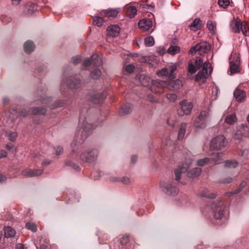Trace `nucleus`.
<instances>
[{
    "label": "nucleus",
    "mask_w": 249,
    "mask_h": 249,
    "mask_svg": "<svg viewBox=\"0 0 249 249\" xmlns=\"http://www.w3.org/2000/svg\"><path fill=\"white\" fill-rule=\"evenodd\" d=\"M84 111L80 113L79 122L82 123L83 131L78 132L74 138V141L71 143V146L74 147L82 144L87 138L91 133L94 127V124L90 120L89 116L85 117Z\"/></svg>",
    "instance_id": "f257e3e1"
},
{
    "label": "nucleus",
    "mask_w": 249,
    "mask_h": 249,
    "mask_svg": "<svg viewBox=\"0 0 249 249\" xmlns=\"http://www.w3.org/2000/svg\"><path fill=\"white\" fill-rule=\"evenodd\" d=\"M209 65V62H205L204 63L200 57H197L196 58L195 66L197 70L202 67V70L199 71L196 76V81H204L208 77V68Z\"/></svg>",
    "instance_id": "f03ea898"
},
{
    "label": "nucleus",
    "mask_w": 249,
    "mask_h": 249,
    "mask_svg": "<svg viewBox=\"0 0 249 249\" xmlns=\"http://www.w3.org/2000/svg\"><path fill=\"white\" fill-rule=\"evenodd\" d=\"M40 92L41 94H42V95H39L41 103L42 104L48 105V106L51 109H54L57 107H65L67 105L66 101L64 100H58L51 104V98L49 97H46L45 98L44 97H43V96H44L46 93V90L38 89L37 91V94H39Z\"/></svg>",
    "instance_id": "7ed1b4c3"
},
{
    "label": "nucleus",
    "mask_w": 249,
    "mask_h": 249,
    "mask_svg": "<svg viewBox=\"0 0 249 249\" xmlns=\"http://www.w3.org/2000/svg\"><path fill=\"white\" fill-rule=\"evenodd\" d=\"M227 141L223 135H219L213 138L210 142V149L212 150H219L224 148Z\"/></svg>",
    "instance_id": "20e7f679"
},
{
    "label": "nucleus",
    "mask_w": 249,
    "mask_h": 249,
    "mask_svg": "<svg viewBox=\"0 0 249 249\" xmlns=\"http://www.w3.org/2000/svg\"><path fill=\"white\" fill-rule=\"evenodd\" d=\"M212 209L213 212L214 218L216 220H220L224 216L225 213V207L221 201L213 202L212 204Z\"/></svg>",
    "instance_id": "39448f33"
},
{
    "label": "nucleus",
    "mask_w": 249,
    "mask_h": 249,
    "mask_svg": "<svg viewBox=\"0 0 249 249\" xmlns=\"http://www.w3.org/2000/svg\"><path fill=\"white\" fill-rule=\"evenodd\" d=\"M167 88V81L160 80H155L152 81L151 90L153 92L156 94H161L164 92V89Z\"/></svg>",
    "instance_id": "423d86ee"
},
{
    "label": "nucleus",
    "mask_w": 249,
    "mask_h": 249,
    "mask_svg": "<svg viewBox=\"0 0 249 249\" xmlns=\"http://www.w3.org/2000/svg\"><path fill=\"white\" fill-rule=\"evenodd\" d=\"M107 93L105 91L99 92L93 91L91 94L87 95L88 100L92 102L95 104H99L103 102L107 96Z\"/></svg>",
    "instance_id": "0eeeda50"
},
{
    "label": "nucleus",
    "mask_w": 249,
    "mask_h": 249,
    "mask_svg": "<svg viewBox=\"0 0 249 249\" xmlns=\"http://www.w3.org/2000/svg\"><path fill=\"white\" fill-rule=\"evenodd\" d=\"M193 160L190 158H186L185 161L181 165L178 166V168L175 170V174L176 175V180H179L181 178V175L183 173H185L192 165Z\"/></svg>",
    "instance_id": "6e6552de"
},
{
    "label": "nucleus",
    "mask_w": 249,
    "mask_h": 249,
    "mask_svg": "<svg viewBox=\"0 0 249 249\" xmlns=\"http://www.w3.org/2000/svg\"><path fill=\"white\" fill-rule=\"evenodd\" d=\"M240 57L236 54H231L230 59L231 74L240 72L241 69L239 67Z\"/></svg>",
    "instance_id": "1a4fd4ad"
},
{
    "label": "nucleus",
    "mask_w": 249,
    "mask_h": 249,
    "mask_svg": "<svg viewBox=\"0 0 249 249\" xmlns=\"http://www.w3.org/2000/svg\"><path fill=\"white\" fill-rule=\"evenodd\" d=\"M209 117L207 111H202L195 121V126L197 128H203L206 126L207 119Z\"/></svg>",
    "instance_id": "9d476101"
},
{
    "label": "nucleus",
    "mask_w": 249,
    "mask_h": 249,
    "mask_svg": "<svg viewBox=\"0 0 249 249\" xmlns=\"http://www.w3.org/2000/svg\"><path fill=\"white\" fill-rule=\"evenodd\" d=\"M160 187L162 192L168 196H176L178 193L177 187L166 183H160Z\"/></svg>",
    "instance_id": "9b49d317"
},
{
    "label": "nucleus",
    "mask_w": 249,
    "mask_h": 249,
    "mask_svg": "<svg viewBox=\"0 0 249 249\" xmlns=\"http://www.w3.org/2000/svg\"><path fill=\"white\" fill-rule=\"evenodd\" d=\"M98 156V152L96 150H91L87 152H84L80 155L82 160L88 163L94 161Z\"/></svg>",
    "instance_id": "f8f14e48"
},
{
    "label": "nucleus",
    "mask_w": 249,
    "mask_h": 249,
    "mask_svg": "<svg viewBox=\"0 0 249 249\" xmlns=\"http://www.w3.org/2000/svg\"><path fill=\"white\" fill-rule=\"evenodd\" d=\"M181 106L180 110L178 111V113L180 116L184 115H189L193 107V104L191 102L186 100H183L180 103Z\"/></svg>",
    "instance_id": "ddd939ff"
},
{
    "label": "nucleus",
    "mask_w": 249,
    "mask_h": 249,
    "mask_svg": "<svg viewBox=\"0 0 249 249\" xmlns=\"http://www.w3.org/2000/svg\"><path fill=\"white\" fill-rule=\"evenodd\" d=\"M246 24L242 22L239 18H234L231 21L230 29L235 33H239Z\"/></svg>",
    "instance_id": "4468645a"
},
{
    "label": "nucleus",
    "mask_w": 249,
    "mask_h": 249,
    "mask_svg": "<svg viewBox=\"0 0 249 249\" xmlns=\"http://www.w3.org/2000/svg\"><path fill=\"white\" fill-rule=\"evenodd\" d=\"M183 79L182 78L175 80L167 81V89L170 90L176 91L179 89L183 86Z\"/></svg>",
    "instance_id": "2eb2a0df"
},
{
    "label": "nucleus",
    "mask_w": 249,
    "mask_h": 249,
    "mask_svg": "<svg viewBox=\"0 0 249 249\" xmlns=\"http://www.w3.org/2000/svg\"><path fill=\"white\" fill-rule=\"evenodd\" d=\"M101 63V61L99 55L97 54H93L90 58H88L86 59L83 63V65L86 67L90 65L98 67L99 66Z\"/></svg>",
    "instance_id": "dca6fc26"
},
{
    "label": "nucleus",
    "mask_w": 249,
    "mask_h": 249,
    "mask_svg": "<svg viewBox=\"0 0 249 249\" xmlns=\"http://www.w3.org/2000/svg\"><path fill=\"white\" fill-rule=\"evenodd\" d=\"M31 158L36 162L40 161L41 164L44 165H48L50 164V161L48 160H43L44 156H42L40 153L38 152L34 151L31 154Z\"/></svg>",
    "instance_id": "f3484780"
},
{
    "label": "nucleus",
    "mask_w": 249,
    "mask_h": 249,
    "mask_svg": "<svg viewBox=\"0 0 249 249\" xmlns=\"http://www.w3.org/2000/svg\"><path fill=\"white\" fill-rule=\"evenodd\" d=\"M152 21L150 19L143 18L138 23L139 27L143 31H147L152 27Z\"/></svg>",
    "instance_id": "a211bd4d"
},
{
    "label": "nucleus",
    "mask_w": 249,
    "mask_h": 249,
    "mask_svg": "<svg viewBox=\"0 0 249 249\" xmlns=\"http://www.w3.org/2000/svg\"><path fill=\"white\" fill-rule=\"evenodd\" d=\"M120 28L116 25H112L108 27L107 29V34L108 36L112 37L117 36L120 32Z\"/></svg>",
    "instance_id": "6ab92c4d"
},
{
    "label": "nucleus",
    "mask_w": 249,
    "mask_h": 249,
    "mask_svg": "<svg viewBox=\"0 0 249 249\" xmlns=\"http://www.w3.org/2000/svg\"><path fill=\"white\" fill-rule=\"evenodd\" d=\"M119 12V9H108L103 10L101 13V16H104L105 17L115 18Z\"/></svg>",
    "instance_id": "aec40b11"
},
{
    "label": "nucleus",
    "mask_w": 249,
    "mask_h": 249,
    "mask_svg": "<svg viewBox=\"0 0 249 249\" xmlns=\"http://www.w3.org/2000/svg\"><path fill=\"white\" fill-rule=\"evenodd\" d=\"M224 157V154L223 152L213 153L211 155L210 160L213 161L214 164H218L222 162Z\"/></svg>",
    "instance_id": "412c9836"
},
{
    "label": "nucleus",
    "mask_w": 249,
    "mask_h": 249,
    "mask_svg": "<svg viewBox=\"0 0 249 249\" xmlns=\"http://www.w3.org/2000/svg\"><path fill=\"white\" fill-rule=\"evenodd\" d=\"M66 84L69 89H77L80 88L81 83L79 80L72 78L69 79Z\"/></svg>",
    "instance_id": "4be33fe9"
},
{
    "label": "nucleus",
    "mask_w": 249,
    "mask_h": 249,
    "mask_svg": "<svg viewBox=\"0 0 249 249\" xmlns=\"http://www.w3.org/2000/svg\"><path fill=\"white\" fill-rule=\"evenodd\" d=\"M42 173V170L39 169H26L22 171L21 174L24 176L36 177L40 175Z\"/></svg>",
    "instance_id": "5701e85b"
},
{
    "label": "nucleus",
    "mask_w": 249,
    "mask_h": 249,
    "mask_svg": "<svg viewBox=\"0 0 249 249\" xmlns=\"http://www.w3.org/2000/svg\"><path fill=\"white\" fill-rule=\"evenodd\" d=\"M196 45L198 52L200 54L206 53L211 48L210 44L205 41L200 42Z\"/></svg>",
    "instance_id": "b1692460"
},
{
    "label": "nucleus",
    "mask_w": 249,
    "mask_h": 249,
    "mask_svg": "<svg viewBox=\"0 0 249 249\" xmlns=\"http://www.w3.org/2000/svg\"><path fill=\"white\" fill-rule=\"evenodd\" d=\"M9 117L13 120L15 119L14 115L18 116V115L24 117H26L28 115V112L26 109H22L21 111H18L17 110L12 109L9 111Z\"/></svg>",
    "instance_id": "393cba45"
},
{
    "label": "nucleus",
    "mask_w": 249,
    "mask_h": 249,
    "mask_svg": "<svg viewBox=\"0 0 249 249\" xmlns=\"http://www.w3.org/2000/svg\"><path fill=\"white\" fill-rule=\"evenodd\" d=\"M234 96L236 101L242 102L246 97V93L243 90L236 89L234 91Z\"/></svg>",
    "instance_id": "a878e982"
},
{
    "label": "nucleus",
    "mask_w": 249,
    "mask_h": 249,
    "mask_svg": "<svg viewBox=\"0 0 249 249\" xmlns=\"http://www.w3.org/2000/svg\"><path fill=\"white\" fill-rule=\"evenodd\" d=\"M201 171L200 168L196 167L188 172L187 177L190 178H196L200 175Z\"/></svg>",
    "instance_id": "bb28decb"
},
{
    "label": "nucleus",
    "mask_w": 249,
    "mask_h": 249,
    "mask_svg": "<svg viewBox=\"0 0 249 249\" xmlns=\"http://www.w3.org/2000/svg\"><path fill=\"white\" fill-rule=\"evenodd\" d=\"M132 108L131 105L129 104H126L123 106H122L120 110H119V114L120 115H126L130 113L132 111Z\"/></svg>",
    "instance_id": "cd10ccee"
},
{
    "label": "nucleus",
    "mask_w": 249,
    "mask_h": 249,
    "mask_svg": "<svg viewBox=\"0 0 249 249\" xmlns=\"http://www.w3.org/2000/svg\"><path fill=\"white\" fill-rule=\"evenodd\" d=\"M35 46L33 41L28 40L24 44V51L27 53H29L34 51Z\"/></svg>",
    "instance_id": "c85d7f7f"
},
{
    "label": "nucleus",
    "mask_w": 249,
    "mask_h": 249,
    "mask_svg": "<svg viewBox=\"0 0 249 249\" xmlns=\"http://www.w3.org/2000/svg\"><path fill=\"white\" fill-rule=\"evenodd\" d=\"M189 27L192 30L199 29L201 27V21L199 18H195Z\"/></svg>",
    "instance_id": "c756f323"
},
{
    "label": "nucleus",
    "mask_w": 249,
    "mask_h": 249,
    "mask_svg": "<svg viewBox=\"0 0 249 249\" xmlns=\"http://www.w3.org/2000/svg\"><path fill=\"white\" fill-rule=\"evenodd\" d=\"M137 10L135 6H130L127 8L126 15L129 18H133L136 15Z\"/></svg>",
    "instance_id": "7c9ffc66"
},
{
    "label": "nucleus",
    "mask_w": 249,
    "mask_h": 249,
    "mask_svg": "<svg viewBox=\"0 0 249 249\" xmlns=\"http://www.w3.org/2000/svg\"><path fill=\"white\" fill-rule=\"evenodd\" d=\"M186 125L187 124L185 123H182L180 125L178 136V140H181L183 139L186 132Z\"/></svg>",
    "instance_id": "2f4dec72"
},
{
    "label": "nucleus",
    "mask_w": 249,
    "mask_h": 249,
    "mask_svg": "<svg viewBox=\"0 0 249 249\" xmlns=\"http://www.w3.org/2000/svg\"><path fill=\"white\" fill-rule=\"evenodd\" d=\"M238 165V162L236 160H227L224 162L225 167L229 168H235Z\"/></svg>",
    "instance_id": "473e14b6"
},
{
    "label": "nucleus",
    "mask_w": 249,
    "mask_h": 249,
    "mask_svg": "<svg viewBox=\"0 0 249 249\" xmlns=\"http://www.w3.org/2000/svg\"><path fill=\"white\" fill-rule=\"evenodd\" d=\"M4 236L6 238L13 237L15 234V231L10 227H7L4 229Z\"/></svg>",
    "instance_id": "72a5a7b5"
},
{
    "label": "nucleus",
    "mask_w": 249,
    "mask_h": 249,
    "mask_svg": "<svg viewBox=\"0 0 249 249\" xmlns=\"http://www.w3.org/2000/svg\"><path fill=\"white\" fill-rule=\"evenodd\" d=\"M200 196L202 197H205L208 198H214L216 195L213 193H211L207 189H204L200 193Z\"/></svg>",
    "instance_id": "f704fd0d"
},
{
    "label": "nucleus",
    "mask_w": 249,
    "mask_h": 249,
    "mask_svg": "<svg viewBox=\"0 0 249 249\" xmlns=\"http://www.w3.org/2000/svg\"><path fill=\"white\" fill-rule=\"evenodd\" d=\"M5 136L8 139V140L12 142L16 141L18 133L16 132H12L11 131H7L5 132Z\"/></svg>",
    "instance_id": "c9c22d12"
},
{
    "label": "nucleus",
    "mask_w": 249,
    "mask_h": 249,
    "mask_svg": "<svg viewBox=\"0 0 249 249\" xmlns=\"http://www.w3.org/2000/svg\"><path fill=\"white\" fill-rule=\"evenodd\" d=\"M101 15L100 16H96L93 18V24L98 27H101L105 21L104 18L101 17Z\"/></svg>",
    "instance_id": "e433bc0d"
},
{
    "label": "nucleus",
    "mask_w": 249,
    "mask_h": 249,
    "mask_svg": "<svg viewBox=\"0 0 249 249\" xmlns=\"http://www.w3.org/2000/svg\"><path fill=\"white\" fill-rule=\"evenodd\" d=\"M237 121V118L235 114H230L225 119V122L228 124H232Z\"/></svg>",
    "instance_id": "4c0bfd02"
},
{
    "label": "nucleus",
    "mask_w": 249,
    "mask_h": 249,
    "mask_svg": "<svg viewBox=\"0 0 249 249\" xmlns=\"http://www.w3.org/2000/svg\"><path fill=\"white\" fill-rule=\"evenodd\" d=\"M32 113L34 115H44L46 112V109L43 107H35L32 109Z\"/></svg>",
    "instance_id": "58836bf2"
},
{
    "label": "nucleus",
    "mask_w": 249,
    "mask_h": 249,
    "mask_svg": "<svg viewBox=\"0 0 249 249\" xmlns=\"http://www.w3.org/2000/svg\"><path fill=\"white\" fill-rule=\"evenodd\" d=\"M180 51L179 47L177 46H171L168 49L167 52L171 55H175Z\"/></svg>",
    "instance_id": "ea45409f"
},
{
    "label": "nucleus",
    "mask_w": 249,
    "mask_h": 249,
    "mask_svg": "<svg viewBox=\"0 0 249 249\" xmlns=\"http://www.w3.org/2000/svg\"><path fill=\"white\" fill-rule=\"evenodd\" d=\"M169 71V77L172 78L174 77L173 73L177 70V65L175 64H171L167 66Z\"/></svg>",
    "instance_id": "a19ab883"
},
{
    "label": "nucleus",
    "mask_w": 249,
    "mask_h": 249,
    "mask_svg": "<svg viewBox=\"0 0 249 249\" xmlns=\"http://www.w3.org/2000/svg\"><path fill=\"white\" fill-rule=\"evenodd\" d=\"M239 128L241 130L244 136L248 137L249 135V128L245 124H242L239 126Z\"/></svg>",
    "instance_id": "79ce46f5"
},
{
    "label": "nucleus",
    "mask_w": 249,
    "mask_h": 249,
    "mask_svg": "<svg viewBox=\"0 0 249 249\" xmlns=\"http://www.w3.org/2000/svg\"><path fill=\"white\" fill-rule=\"evenodd\" d=\"M247 184V182L246 181H243L241 184H240V188L235 191H234L233 192H229L227 193V195L229 196H231L232 195H233V194H238V193H239L242 188H244Z\"/></svg>",
    "instance_id": "37998d69"
},
{
    "label": "nucleus",
    "mask_w": 249,
    "mask_h": 249,
    "mask_svg": "<svg viewBox=\"0 0 249 249\" xmlns=\"http://www.w3.org/2000/svg\"><path fill=\"white\" fill-rule=\"evenodd\" d=\"M144 43L146 46L148 47L152 46L154 45L155 41L154 38L151 36H148L145 38Z\"/></svg>",
    "instance_id": "c03bdc74"
},
{
    "label": "nucleus",
    "mask_w": 249,
    "mask_h": 249,
    "mask_svg": "<svg viewBox=\"0 0 249 249\" xmlns=\"http://www.w3.org/2000/svg\"><path fill=\"white\" fill-rule=\"evenodd\" d=\"M207 26L212 34H215V25L212 21L209 20L207 22Z\"/></svg>",
    "instance_id": "a18cd8bd"
},
{
    "label": "nucleus",
    "mask_w": 249,
    "mask_h": 249,
    "mask_svg": "<svg viewBox=\"0 0 249 249\" xmlns=\"http://www.w3.org/2000/svg\"><path fill=\"white\" fill-rule=\"evenodd\" d=\"M101 71L99 69H95L91 71L90 75L92 78L96 79L101 76Z\"/></svg>",
    "instance_id": "49530a36"
},
{
    "label": "nucleus",
    "mask_w": 249,
    "mask_h": 249,
    "mask_svg": "<svg viewBox=\"0 0 249 249\" xmlns=\"http://www.w3.org/2000/svg\"><path fill=\"white\" fill-rule=\"evenodd\" d=\"M244 137H246L244 136V135H243V134L241 130L238 127L236 132L235 133V134L234 135V138L235 139L240 140H242V138Z\"/></svg>",
    "instance_id": "de8ad7c7"
},
{
    "label": "nucleus",
    "mask_w": 249,
    "mask_h": 249,
    "mask_svg": "<svg viewBox=\"0 0 249 249\" xmlns=\"http://www.w3.org/2000/svg\"><path fill=\"white\" fill-rule=\"evenodd\" d=\"M210 161V158H205L199 160L197 161V165L199 166H203L207 164Z\"/></svg>",
    "instance_id": "09e8293b"
},
{
    "label": "nucleus",
    "mask_w": 249,
    "mask_h": 249,
    "mask_svg": "<svg viewBox=\"0 0 249 249\" xmlns=\"http://www.w3.org/2000/svg\"><path fill=\"white\" fill-rule=\"evenodd\" d=\"M157 74L159 75L167 76L169 77V71L167 66L166 68L162 69L161 70L157 72Z\"/></svg>",
    "instance_id": "8fccbe9b"
},
{
    "label": "nucleus",
    "mask_w": 249,
    "mask_h": 249,
    "mask_svg": "<svg viewBox=\"0 0 249 249\" xmlns=\"http://www.w3.org/2000/svg\"><path fill=\"white\" fill-rule=\"evenodd\" d=\"M166 97L169 101L175 102L177 99V95L174 93L167 94Z\"/></svg>",
    "instance_id": "3c124183"
},
{
    "label": "nucleus",
    "mask_w": 249,
    "mask_h": 249,
    "mask_svg": "<svg viewBox=\"0 0 249 249\" xmlns=\"http://www.w3.org/2000/svg\"><path fill=\"white\" fill-rule=\"evenodd\" d=\"M197 69L194 66L193 62H190L188 64V72L191 74H194L196 71Z\"/></svg>",
    "instance_id": "603ef678"
},
{
    "label": "nucleus",
    "mask_w": 249,
    "mask_h": 249,
    "mask_svg": "<svg viewBox=\"0 0 249 249\" xmlns=\"http://www.w3.org/2000/svg\"><path fill=\"white\" fill-rule=\"evenodd\" d=\"M218 4L220 6L226 8L230 4V1L229 0H218Z\"/></svg>",
    "instance_id": "864d4df0"
},
{
    "label": "nucleus",
    "mask_w": 249,
    "mask_h": 249,
    "mask_svg": "<svg viewBox=\"0 0 249 249\" xmlns=\"http://www.w3.org/2000/svg\"><path fill=\"white\" fill-rule=\"evenodd\" d=\"M48 148L50 150L53 149L55 150V154L57 156L60 155L63 151V148L62 147L58 146L56 149H53L52 146H48Z\"/></svg>",
    "instance_id": "5fc2aeb1"
},
{
    "label": "nucleus",
    "mask_w": 249,
    "mask_h": 249,
    "mask_svg": "<svg viewBox=\"0 0 249 249\" xmlns=\"http://www.w3.org/2000/svg\"><path fill=\"white\" fill-rule=\"evenodd\" d=\"M26 227L27 229L31 230L33 231H36V227L34 223L28 222L26 224Z\"/></svg>",
    "instance_id": "6e6d98bb"
},
{
    "label": "nucleus",
    "mask_w": 249,
    "mask_h": 249,
    "mask_svg": "<svg viewBox=\"0 0 249 249\" xmlns=\"http://www.w3.org/2000/svg\"><path fill=\"white\" fill-rule=\"evenodd\" d=\"M129 242L128 237L127 236H123L120 239V243L122 247L126 245L127 243ZM122 249H123V247H122Z\"/></svg>",
    "instance_id": "4d7b16f0"
},
{
    "label": "nucleus",
    "mask_w": 249,
    "mask_h": 249,
    "mask_svg": "<svg viewBox=\"0 0 249 249\" xmlns=\"http://www.w3.org/2000/svg\"><path fill=\"white\" fill-rule=\"evenodd\" d=\"M66 165L70 166L73 168L76 171H79L80 170V167L79 166L76 165L73 162L71 161H67L66 162Z\"/></svg>",
    "instance_id": "13d9d810"
},
{
    "label": "nucleus",
    "mask_w": 249,
    "mask_h": 249,
    "mask_svg": "<svg viewBox=\"0 0 249 249\" xmlns=\"http://www.w3.org/2000/svg\"><path fill=\"white\" fill-rule=\"evenodd\" d=\"M232 181V178L230 177H225L222 178L220 182L222 183H230Z\"/></svg>",
    "instance_id": "bf43d9fd"
},
{
    "label": "nucleus",
    "mask_w": 249,
    "mask_h": 249,
    "mask_svg": "<svg viewBox=\"0 0 249 249\" xmlns=\"http://www.w3.org/2000/svg\"><path fill=\"white\" fill-rule=\"evenodd\" d=\"M134 66L132 64H129L125 66V70L127 72L131 73L133 72Z\"/></svg>",
    "instance_id": "052dcab7"
},
{
    "label": "nucleus",
    "mask_w": 249,
    "mask_h": 249,
    "mask_svg": "<svg viewBox=\"0 0 249 249\" xmlns=\"http://www.w3.org/2000/svg\"><path fill=\"white\" fill-rule=\"evenodd\" d=\"M71 61L73 64H76L80 63L81 61V59L80 57L75 56V57H73L72 58Z\"/></svg>",
    "instance_id": "680f3d73"
},
{
    "label": "nucleus",
    "mask_w": 249,
    "mask_h": 249,
    "mask_svg": "<svg viewBox=\"0 0 249 249\" xmlns=\"http://www.w3.org/2000/svg\"><path fill=\"white\" fill-rule=\"evenodd\" d=\"M197 51H198V50L197 49V45H196L195 46H194L191 48L189 53L190 54H195Z\"/></svg>",
    "instance_id": "e2e57ef3"
},
{
    "label": "nucleus",
    "mask_w": 249,
    "mask_h": 249,
    "mask_svg": "<svg viewBox=\"0 0 249 249\" xmlns=\"http://www.w3.org/2000/svg\"><path fill=\"white\" fill-rule=\"evenodd\" d=\"M121 182L125 184H128L130 182V179L127 177H124L121 179Z\"/></svg>",
    "instance_id": "0e129e2a"
},
{
    "label": "nucleus",
    "mask_w": 249,
    "mask_h": 249,
    "mask_svg": "<svg viewBox=\"0 0 249 249\" xmlns=\"http://www.w3.org/2000/svg\"><path fill=\"white\" fill-rule=\"evenodd\" d=\"M241 31L242 32V34L245 36H249V35L248 34V32L247 30V27H246V24L244 26V28H243V29L241 30Z\"/></svg>",
    "instance_id": "69168bd1"
},
{
    "label": "nucleus",
    "mask_w": 249,
    "mask_h": 249,
    "mask_svg": "<svg viewBox=\"0 0 249 249\" xmlns=\"http://www.w3.org/2000/svg\"><path fill=\"white\" fill-rule=\"evenodd\" d=\"M7 156V153L4 150H1L0 151V159H1L2 158H5Z\"/></svg>",
    "instance_id": "338daca9"
},
{
    "label": "nucleus",
    "mask_w": 249,
    "mask_h": 249,
    "mask_svg": "<svg viewBox=\"0 0 249 249\" xmlns=\"http://www.w3.org/2000/svg\"><path fill=\"white\" fill-rule=\"evenodd\" d=\"M14 145L12 143H8L6 145V148L8 150H11L14 148Z\"/></svg>",
    "instance_id": "774afa93"
}]
</instances>
